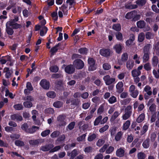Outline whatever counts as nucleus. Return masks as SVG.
I'll use <instances>...</instances> for the list:
<instances>
[{"instance_id":"obj_40","label":"nucleus","mask_w":159,"mask_h":159,"mask_svg":"<svg viewBox=\"0 0 159 159\" xmlns=\"http://www.w3.org/2000/svg\"><path fill=\"white\" fill-rule=\"evenodd\" d=\"M102 116L100 115L97 117L95 120L94 122V125H98L99 123H101V120L102 119Z\"/></svg>"},{"instance_id":"obj_16","label":"nucleus","mask_w":159,"mask_h":159,"mask_svg":"<svg viewBox=\"0 0 159 159\" xmlns=\"http://www.w3.org/2000/svg\"><path fill=\"white\" fill-rule=\"evenodd\" d=\"M125 7L126 9H132L137 8L138 5L136 4H132L131 3H128L125 4Z\"/></svg>"},{"instance_id":"obj_22","label":"nucleus","mask_w":159,"mask_h":159,"mask_svg":"<svg viewBox=\"0 0 159 159\" xmlns=\"http://www.w3.org/2000/svg\"><path fill=\"white\" fill-rule=\"evenodd\" d=\"M152 47L151 45L148 43L144 46L143 49V53H150V49Z\"/></svg>"},{"instance_id":"obj_38","label":"nucleus","mask_w":159,"mask_h":159,"mask_svg":"<svg viewBox=\"0 0 159 159\" xmlns=\"http://www.w3.org/2000/svg\"><path fill=\"white\" fill-rule=\"evenodd\" d=\"M116 39L119 41L123 40V35L122 33L119 32H116L115 33Z\"/></svg>"},{"instance_id":"obj_45","label":"nucleus","mask_w":159,"mask_h":159,"mask_svg":"<svg viewBox=\"0 0 159 159\" xmlns=\"http://www.w3.org/2000/svg\"><path fill=\"white\" fill-rule=\"evenodd\" d=\"M97 68V65L92 64L89 65L88 67V70L90 71H93L95 70Z\"/></svg>"},{"instance_id":"obj_48","label":"nucleus","mask_w":159,"mask_h":159,"mask_svg":"<svg viewBox=\"0 0 159 159\" xmlns=\"http://www.w3.org/2000/svg\"><path fill=\"white\" fill-rule=\"evenodd\" d=\"M14 108L17 110H22L23 107L21 104H18L15 105L13 106Z\"/></svg>"},{"instance_id":"obj_56","label":"nucleus","mask_w":159,"mask_h":159,"mask_svg":"<svg viewBox=\"0 0 159 159\" xmlns=\"http://www.w3.org/2000/svg\"><path fill=\"white\" fill-rule=\"evenodd\" d=\"M105 143V140L103 139H99L96 143L97 145L99 147L101 146Z\"/></svg>"},{"instance_id":"obj_29","label":"nucleus","mask_w":159,"mask_h":159,"mask_svg":"<svg viewBox=\"0 0 159 159\" xmlns=\"http://www.w3.org/2000/svg\"><path fill=\"white\" fill-rule=\"evenodd\" d=\"M112 29L118 32H119L121 30V26L120 24H114L112 26Z\"/></svg>"},{"instance_id":"obj_4","label":"nucleus","mask_w":159,"mask_h":159,"mask_svg":"<svg viewBox=\"0 0 159 159\" xmlns=\"http://www.w3.org/2000/svg\"><path fill=\"white\" fill-rule=\"evenodd\" d=\"M21 128L24 129H39V127L34 125H32V123L28 121L26 123H24L21 125Z\"/></svg>"},{"instance_id":"obj_20","label":"nucleus","mask_w":159,"mask_h":159,"mask_svg":"<svg viewBox=\"0 0 159 159\" xmlns=\"http://www.w3.org/2000/svg\"><path fill=\"white\" fill-rule=\"evenodd\" d=\"M124 152L125 151L123 149L120 148L117 150L116 154L117 156L121 157L124 156Z\"/></svg>"},{"instance_id":"obj_15","label":"nucleus","mask_w":159,"mask_h":159,"mask_svg":"<svg viewBox=\"0 0 159 159\" xmlns=\"http://www.w3.org/2000/svg\"><path fill=\"white\" fill-rule=\"evenodd\" d=\"M55 84L57 89L61 90L63 87V83L61 80L56 81Z\"/></svg>"},{"instance_id":"obj_7","label":"nucleus","mask_w":159,"mask_h":159,"mask_svg":"<svg viewBox=\"0 0 159 159\" xmlns=\"http://www.w3.org/2000/svg\"><path fill=\"white\" fill-rule=\"evenodd\" d=\"M65 71L66 73L69 74H72L75 71V67L73 64L68 65L65 67Z\"/></svg>"},{"instance_id":"obj_30","label":"nucleus","mask_w":159,"mask_h":159,"mask_svg":"<svg viewBox=\"0 0 159 159\" xmlns=\"http://www.w3.org/2000/svg\"><path fill=\"white\" fill-rule=\"evenodd\" d=\"M47 96L50 98H54L56 96V93L54 91H50L47 93Z\"/></svg>"},{"instance_id":"obj_58","label":"nucleus","mask_w":159,"mask_h":159,"mask_svg":"<svg viewBox=\"0 0 159 159\" xmlns=\"http://www.w3.org/2000/svg\"><path fill=\"white\" fill-rule=\"evenodd\" d=\"M88 61L89 65L94 64L96 63L95 60L93 58L91 57L89 58Z\"/></svg>"},{"instance_id":"obj_18","label":"nucleus","mask_w":159,"mask_h":159,"mask_svg":"<svg viewBox=\"0 0 159 159\" xmlns=\"http://www.w3.org/2000/svg\"><path fill=\"white\" fill-rule=\"evenodd\" d=\"M88 49L86 47L78 49V52L82 55H86L88 53Z\"/></svg>"},{"instance_id":"obj_13","label":"nucleus","mask_w":159,"mask_h":159,"mask_svg":"<svg viewBox=\"0 0 159 159\" xmlns=\"http://www.w3.org/2000/svg\"><path fill=\"white\" fill-rule=\"evenodd\" d=\"M78 154V151L76 149H74L70 153L68 152L67 155L68 156H70V159H73Z\"/></svg>"},{"instance_id":"obj_5","label":"nucleus","mask_w":159,"mask_h":159,"mask_svg":"<svg viewBox=\"0 0 159 159\" xmlns=\"http://www.w3.org/2000/svg\"><path fill=\"white\" fill-rule=\"evenodd\" d=\"M131 108L130 106H128L126 107L125 110V113L122 116L123 120H126L130 117L132 113V111L130 110Z\"/></svg>"},{"instance_id":"obj_19","label":"nucleus","mask_w":159,"mask_h":159,"mask_svg":"<svg viewBox=\"0 0 159 159\" xmlns=\"http://www.w3.org/2000/svg\"><path fill=\"white\" fill-rule=\"evenodd\" d=\"M63 102L59 101L55 102L53 104V107L56 108H60L63 106Z\"/></svg>"},{"instance_id":"obj_55","label":"nucleus","mask_w":159,"mask_h":159,"mask_svg":"<svg viewBox=\"0 0 159 159\" xmlns=\"http://www.w3.org/2000/svg\"><path fill=\"white\" fill-rule=\"evenodd\" d=\"M149 139H147L146 140L144 141L143 143V146L144 148H148L149 146Z\"/></svg>"},{"instance_id":"obj_8","label":"nucleus","mask_w":159,"mask_h":159,"mask_svg":"<svg viewBox=\"0 0 159 159\" xmlns=\"http://www.w3.org/2000/svg\"><path fill=\"white\" fill-rule=\"evenodd\" d=\"M103 79L107 85L111 84L115 81V79L114 78H111L109 75L105 76Z\"/></svg>"},{"instance_id":"obj_33","label":"nucleus","mask_w":159,"mask_h":159,"mask_svg":"<svg viewBox=\"0 0 159 159\" xmlns=\"http://www.w3.org/2000/svg\"><path fill=\"white\" fill-rule=\"evenodd\" d=\"M59 69V67L56 65L51 66L49 68V70L50 71L53 73H56L57 72Z\"/></svg>"},{"instance_id":"obj_2","label":"nucleus","mask_w":159,"mask_h":159,"mask_svg":"<svg viewBox=\"0 0 159 159\" xmlns=\"http://www.w3.org/2000/svg\"><path fill=\"white\" fill-rule=\"evenodd\" d=\"M57 120L59 123V124L57 125L58 128H65V126L67 123L66 120V116L63 114L59 115L57 117Z\"/></svg>"},{"instance_id":"obj_59","label":"nucleus","mask_w":159,"mask_h":159,"mask_svg":"<svg viewBox=\"0 0 159 159\" xmlns=\"http://www.w3.org/2000/svg\"><path fill=\"white\" fill-rule=\"evenodd\" d=\"M51 16L55 21H57L58 19L57 14V12L53 11L51 14Z\"/></svg>"},{"instance_id":"obj_14","label":"nucleus","mask_w":159,"mask_h":159,"mask_svg":"<svg viewBox=\"0 0 159 159\" xmlns=\"http://www.w3.org/2000/svg\"><path fill=\"white\" fill-rule=\"evenodd\" d=\"M135 39V36L134 35H131L129 39H128L125 42L127 46H129L132 44L133 42Z\"/></svg>"},{"instance_id":"obj_23","label":"nucleus","mask_w":159,"mask_h":159,"mask_svg":"<svg viewBox=\"0 0 159 159\" xmlns=\"http://www.w3.org/2000/svg\"><path fill=\"white\" fill-rule=\"evenodd\" d=\"M136 24L138 27L140 29H143L145 27L146 23L144 20H140L138 21Z\"/></svg>"},{"instance_id":"obj_25","label":"nucleus","mask_w":159,"mask_h":159,"mask_svg":"<svg viewBox=\"0 0 159 159\" xmlns=\"http://www.w3.org/2000/svg\"><path fill=\"white\" fill-rule=\"evenodd\" d=\"M151 88L148 85H146L144 88V90L146 93V94H147L148 95H152V91Z\"/></svg>"},{"instance_id":"obj_1","label":"nucleus","mask_w":159,"mask_h":159,"mask_svg":"<svg viewBox=\"0 0 159 159\" xmlns=\"http://www.w3.org/2000/svg\"><path fill=\"white\" fill-rule=\"evenodd\" d=\"M19 20V17L17 16H15L14 18L11 19L7 22L6 24L7 25L11 26L14 29H20L22 27L21 25L16 23Z\"/></svg>"},{"instance_id":"obj_28","label":"nucleus","mask_w":159,"mask_h":159,"mask_svg":"<svg viewBox=\"0 0 159 159\" xmlns=\"http://www.w3.org/2000/svg\"><path fill=\"white\" fill-rule=\"evenodd\" d=\"M119 115L120 113L118 111H115L110 118V121L111 122H113Z\"/></svg>"},{"instance_id":"obj_11","label":"nucleus","mask_w":159,"mask_h":159,"mask_svg":"<svg viewBox=\"0 0 159 159\" xmlns=\"http://www.w3.org/2000/svg\"><path fill=\"white\" fill-rule=\"evenodd\" d=\"M123 83L122 82H119L116 85V88L119 93H121L123 91L124 89L123 88Z\"/></svg>"},{"instance_id":"obj_50","label":"nucleus","mask_w":159,"mask_h":159,"mask_svg":"<svg viewBox=\"0 0 159 159\" xmlns=\"http://www.w3.org/2000/svg\"><path fill=\"white\" fill-rule=\"evenodd\" d=\"M108 102L110 104H113L116 102V98L114 96H112L108 100Z\"/></svg>"},{"instance_id":"obj_36","label":"nucleus","mask_w":159,"mask_h":159,"mask_svg":"<svg viewBox=\"0 0 159 159\" xmlns=\"http://www.w3.org/2000/svg\"><path fill=\"white\" fill-rule=\"evenodd\" d=\"M48 29L47 27L45 26H44L43 29L41 30L40 32V35L41 36H44L45 34L47 33Z\"/></svg>"},{"instance_id":"obj_27","label":"nucleus","mask_w":159,"mask_h":159,"mask_svg":"<svg viewBox=\"0 0 159 159\" xmlns=\"http://www.w3.org/2000/svg\"><path fill=\"white\" fill-rule=\"evenodd\" d=\"M135 11H134L128 12L125 16V18L128 19H130L132 18L134 16V13Z\"/></svg>"},{"instance_id":"obj_6","label":"nucleus","mask_w":159,"mask_h":159,"mask_svg":"<svg viewBox=\"0 0 159 159\" xmlns=\"http://www.w3.org/2000/svg\"><path fill=\"white\" fill-rule=\"evenodd\" d=\"M111 52V50L109 48H103L99 50L100 54L101 56L107 57L110 56Z\"/></svg>"},{"instance_id":"obj_64","label":"nucleus","mask_w":159,"mask_h":159,"mask_svg":"<svg viewBox=\"0 0 159 159\" xmlns=\"http://www.w3.org/2000/svg\"><path fill=\"white\" fill-rule=\"evenodd\" d=\"M96 137V135L94 134H92L89 136L88 139V140L89 141H92Z\"/></svg>"},{"instance_id":"obj_61","label":"nucleus","mask_w":159,"mask_h":159,"mask_svg":"<svg viewBox=\"0 0 159 159\" xmlns=\"http://www.w3.org/2000/svg\"><path fill=\"white\" fill-rule=\"evenodd\" d=\"M24 100H28L29 102H32L34 101V99L33 97L31 95L27 96L24 99Z\"/></svg>"},{"instance_id":"obj_17","label":"nucleus","mask_w":159,"mask_h":159,"mask_svg":"<svg viewBox=\"0 0 159 159\" xmlns=\"http://www.w3.org/2000/svg\"><path fill=\"white\" fill-rule=\"evenodd\" d=\"M10 26L6 24V31L8 35H12L13 34L14 31L13 29L11 28Z\"/></svg>"},{"instance_id":"obj_46","label":"nucleus","mask_w":159,"mask_h":159,"mask_svg":"<svg viewBox=\"0 0 159 159\" xmlns=\"http://www.w3.org/2000/svg\"><path fill=\"white\" fill-rule=\"evenodd\" d=\"M130 124L129 120H127L123 124V129H128Z\"/></svg>"},{"instance_id":"obj_57","label":"nucleus","mask_w":159,"mask_h":159,"mask_svg":"<svg viewBox=\"0 0 159 159\" xmlns=\"http://www.w3.org/2000/svg\"><path fill=\"white\" fill-rule=\"evenodd\" d=\"M139 93V91L138 90H136L131 93V95L133 98H136L138 95Z\"/></svg>"},{"instance_id":"obj_52","label":"nucleus","mask_w":159,"mask_h":159,"mask_svg":"<svg viewBox=\"0 0 159 159\" xmlns=\"http://www.w3.org/2000/svg\"><path fill=\"white\" fill-rule=\"evenodd\" d=\"M138 159H144L146 157L145 154L143 152H140L137 154Z\"/></svg>"},{"instance_id":"obj_3","label":"nucleus","mask_w":159,"mask_h":159,"mask_svg":"<svg viewBox=\"0 0 159 159\" xmlns=\"http://www.w3.org/2000/svg\"><path fill=\"white\" fill-rule=\"evenodd\" d=\"M73 64L76 69L79 70L82 69L84 66V61L80 59H75L73 61Z\"/></svg>"},{"instance_id":"obj_24","label":"nucleus","mask_w":159,"mask_h":159,"mask_svg":"<svg viewBox=\"0 0 159 159\" xmlns=\"http://www.w3.org/2000/svg\"><path fill=\"white\" fill-rule=\"evenodd\" d=\"M158 57L156 56H153L152 59V64L153 66H156L158 63Z\"/></svg>"},{"instance_id":"obj_37","label":"nucleus","mask_w":159,"mask_h":159,"mask_svg":"<svg viewBox=\"0 0 159 159\" xmlns=\"http://www.w3.org/2000/svg\"><path fill=\"white\" fill-rule=\"evenodd\" d=\"M145 38V36L144 34L143 33H140L138 37V41L139 42H143Z\"/></svg>"},{"instance_id":"obj_53","label":"nucleus","mask_w":159,"mask_h":159,"mask_svg":"<svg viewBox=\"0 0 159 159\" xmlns=\"http://www.w3.org/2000/svg\"><path fill=\"white\" fill-rule=\"evenodd\" d=\"M82 58V56L81 55L78 54L74 53L72 55V59H80Z\"/></svg>"},{"instance_id":"obj_32","label":"nucleus","mask_w":159,"mask_h":159,"mask_svg":"<svg viewBox=\"0 0 159 159\" xmlns=\"http://www.w3.org/2000/svg\"><path fill=\"white\" fill-rule=\"evenodd\" d=\"M63 75L61 73H57L53 74L52 75V79H57L63 78Z\"/></svg>"},{"instance_id":"obj_10","label":"nucleus","mask_w":159,"mask_h":159,"mask_svg":"<svg viewBox=\"0 0 159 159\" xmlns=\"http://www.w3.org/2000/svg\"><path fill=\"white\" fill-rule=\"evenodd\" d=\"M123 46L122 45V43H117L113 47V49L115 50L116 53L117 54H120L122 52V50Z\"/></svg>"},{"instance_id":"obj_49","label":"nucleus","mask_w":159,"mask_h":159,"mask_svg":"<svg viewBox=\"0 0 159 159\" xmlns=\"http://www.w3.org/2000/svg\"><path fill=\"white\" fill-rule=\"evenodd\" d=\"M75 125V123L74 121L71 122L67 126L66 129H73Z\"/></svg>"},{"instance_id":"obj_21","label":"nucleus","mask_w":159,"mask_h":159,"mask_svg":"<svg viewBox=\"0 0 159 159\" xmlns=\"http://www.w3.org/2000/svg\"><path fill=\"white\" fill-rule=\"evenodd\" d=\"M53 147V145L49 144L42 146L41 148V150L43 151H47L52 148Z\"/></svg>"},{"instance_id":"obj_51","label":"nucleus","mask_w":159,"mask_h":159,"mask_svg":"<svg viewBox=\"0 0 159 159\" xmlns=\"http://www.w3.org/2000/svg\"><path fill=\"white\" fill-rule=\"evenodd\" d=\"M102 67L105 70H108L111 68V66L108 63H105L103 64Z\"/></svg>"},{"instance_id":"obj_34","label":"nucleus","mask_w":159,"mask_h":159,"mask_svg":"<svg viewBox=\"0 0 159 159\" xmlns=\"http://www.w3.org/2000/svg\"><path fill=\"white\" fill-rule=\"evenodd\" d=\"M145 115L144 113H142L138 117L136 120V122L138 123L141 122L145 118Z\"/></svg>"},{"instance_id":"obj_12","label":"nucleus","mask_w":159,"mask_h":159,"mask_svg":"<svg viewBox=\"0 0 159 159\" xmlns=\"http://www.w3.org/2000/svg\"><path fill=\"white\" fill-rule=\"evenodd\" d=\"M11 118L13 120H16V121H21L22 120L23 118L21 116L18 114H14L11 116Z\"/></svg>"},{"instance_id":"obj_62","label":"nucleus","mask_w":159,"mask_h":159,"mask_svg":"<svg viewBox=\"0 0 159 159\" xmlns=\"http://www.w3.org/2000/svg\"><path fill=\"white\" fill-rule=\"evenodd\" d=\"M16 145L18 146H22L24 145V143L21 141L16 140L15 142Z\"/></svg>"},{"instance_id":"obj_43","label":"nucleus","mask_w":159,"mask_h":159,"mask_svg":"<svg viewBox=\"0 0 159 159\" xmlns=\"http://www.w3.org/2000/svg\"><path fill=\"white\" fill-rule=\"evenodd\" d=\"M144 69L147 71H149L151 70V65L149 62L145 63L143 66Z\"/></svg>"},{"instance_id":"obj_60","label":"nucleus","mask_w":159,"mask_h":159,"mask_svg":"<svg viewBox=\"0 0 159 159\" xmlns=\"http://www.w3.org/2000/svg\"><path fill=\"white\" fill-rule=\"evenodd\" d=\"M104 109L103 106L102 105H101L98 110V114H101L104 111Z\"/></svg>"},{"instance_id":"obj_42","label":"nucleus","mask_w":159,"mask_h":159,"mask_svg":"<svg viewBox=\"0 0 159 159\" xmlns=\"http://www.w3.org/2000/svg\"><path fill=\"white\" fill-rule=\"evenodd\" d=\"M23 105L26 108H30L33 106V104L31 102L26 101L23 102Z\"/></svg>"},{"instance_id":"obj_41","label":"nucleus","mask_w":159,"mask_h":159,"mask_svg":"<svg viewBox=\"0 0 159 159\" xmlns=\"http://www.w3.org/2000/svg\"><path fill=\"white\" fill-rule=\"evenodd\" d=\"M135 3L137 5L143 6L146 4V1L145 0H137L135 2Z\"/></svg>"},{"instance_id":"obj_35","label":"nucleus","mask_w":159,"mask_h":159,"mask_svg":"<svg viewBox=\"0 0 159 159\" xmlns=\"http://www.w3.org/2000/svg\"><path fill=\"white\" fill-rule=\"evenodd\" d=\"M143 53L144 54L143 57V61L144 62H146L149 60L150 53Z\"/></svg>"},{"instance_id":"obj_39","label":"nucleus","mask_w":159,"mask_h":159,"mask_svg":"<svg viewBox=\"0 0 159 159\" xmlns=\"http://www.w3.org/2000/svg\"><path fill=\"white\" fill-rule=\"evenodd\" d=\"M71 105L75 107L77 106L79 104V101L78 99H71Z\"/></svg>"},{"instance_id":"obj_63","label":"nucleus","mask_w":159,"mask_h":159,"mask_svg":"<svg viewBox=\"0 0 159 159\" xmlns=\"http://www.w3.org/2000/svg\"><path fill=\"white\" fill-rule=\"evenodd\" d=\"M122 133L121 132H119L116 135L115 138L116 140L117 141H119L122 135Z\"/></svg>"},{"instance_id":"obj_31","label":"nucleus","mask_w":159,"mask_h":159,"mask_svg":"<svg viewBox=\"0 0 159 159\" xmlns=\"http://www.w3.org/2000/svg\"><path fill=\"white\" fill-rule=\"evenodd\" d=\"M131 74L133 77H136L140 75L141 71L140 70H138L136 69H134L132 71Z\"/></svg>"},{"instance_id":"obj_47","label":"nucleus","mask_w":159,"mask_h":159,"mask_svg":"<svg viewBox=\"0 0 159 159\" xmlns=\"http://www.w3.org/2000/svg\"><path fill=\"white\" fill-rule=\"evenodd\" d=\"M45 113L49 114H52L54 113V110L52 108H48L46 109L45 110Z\"/></svg>"},{"instance_id":"obj_9","label":"nucleus","mask_w":159,"mask_h":159,"mask_svg":"<svg viewBox=\"0 0 159 159\" xmlns=\"http://www.w3.org/2000/svg\"><path fill=\"white\" fill-rule=\"evenodd\" d=\"M39 84L41 87L45 89H48L50 87V82L45 79L41 80Z\"/></svg>"},{"instance_id":"obj_44","label":"nucleus","mask_w":159,"mask_h":159,"mask_svg":"<svg viewBox=\"0 0 159 159\" xmlns=\"http://www.w3.org/2000/svg\"><path fill=\"white\" fill-rule=\"evenodd\" d=\"M58 50V48H57L55 46L52 47L50 49V52H51L50 56H52L55 55V53L57 52Z\"/></svg>"},{"instance_id":"obj_26","label":"nucleus","mask_w":159,"mask_h":159,"mask_svg":"<svg viewBox=\"0 0 159 159\" xmlns=\"http://www.w3.org/2000/svg\"><path fill=\"white\" fill-rule=\"evenodd\" d=\"M134 65V62L132 60H128L127 61L126 67L129 70L131 69Z\"/></svg>"},{"instance_id":"obj_54","label":"nucleus","mask_w":159,"mask_h":159,"mask_svg":"<svg viewBox=\"0 0 159 159\" xmlns=\"http://www.w3.org/2000/svg\"><path fill=\"white\" fill-rule=\"evenodd\" d=\"M121 60L123 61H127L128 58V55L127 53H124L121 56Z\"/></svg>"}]
</instances>
